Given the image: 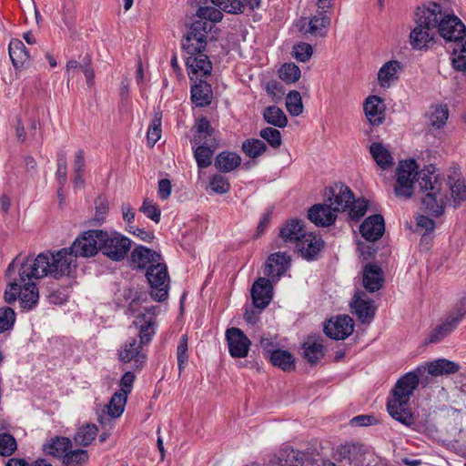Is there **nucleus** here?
Listing matches in <instances>:
<instances>
[{
  "label": "nucleus",
  "instance_id": "nucleus-1",
  "mask_svg": "<svg viewBox=\"0 0 466 466\" xmlns=\"http://www.w3.org/2000/svg\"><path fill=\"white\" fill-rule=\"evenodd\" d=\"M415 27L410 33V44L415 50L427 51L437 42L436 35L445 44L466 38V25L441 3L429 1L418 5L414 11Z\"/></svg>",
  "mask_w": 466,
  "mask_h": 466
},
{
  "label": "nucleus",
  "instance_id": "nucleus-2",
  "mask_svg": "<svg viewBox=\"0 0 466 466\" xmlns=\"http://www.w3.org/2000/svg\"><path fill=\"white\" fill-rule=\"evenodd\" d=\"M72 264H9L6 274L10 275L16 268L19 274V302L24 310L33 309L38 303L39 291L33 279L50 276L60 279L71 274Z\"/></svg>",
  "mask_w": 466,
  "mask_h": 466
},
{
  "label": "nucleus",
  "instance_id": "nucleus-3",
  "mask_svg": "<svg viewBox=\"0 0 466 466\" xmlns=\"http://www.w3.org/2000/svg\"><path fill=\"white\" fill-rule=\"evenodd\" d=\"M417 187L422 208L433 217L441 216L449 203L446 177L432 166L426 167L418 174Z\"/></svg>",
  "mask_w": 466,
  "mask_h": 466
},
{
  "label": "nucleus",
  "instance_id": "nucleus-4",
  "mask_svg": "<svg viewBox=\"0 0 466 466\" xmlns=\"http://www.w3.org/2000/svg\"><path fill=\"white\" fill-rule=\"evenodd\" d=\"M419 382L420 379L416 371L406 373L397 380L392 390L391 397L387 403V410L390 415L406 426H410L414 423V419L408 408V403Z\"/></svg>",
  "mask_w": 466,
  "mask_h": 466
},
{
  "label": "nucleus",
  "instance_id": "nucleus-5",
  "mask_svg": "<svg viewBox=\"0 0 466 466\" xmlns=\"http://www.w3.org/2000/svg\"><path fill=\"white\" fill-rule=\"evenodd\" d=\"M289 264H264L258 278L252 285L250 293L254 306L257 309H265L273 297L272 282H277L289 269Z\"/></svg>",
  "mask_w": 466,
  "mask_h": 466
},
{
  "label": "nucleus",
  "instance_id": "nucleus-6",
  "mask_svg": "<svg viewBox=\"0 0 466 466\" xmlns=\"http://www.w3.org/2000/svg\"><path fill=\"white\" fill-rule=\"evenodd\" d=\"M466 315V296H461L451 308L432 327L426 339L427 344H437L451 335Z\"/></svg>",
  "mask_w": 466,
  "mask_h": 466
},
{
  "label": "nucleus",
  "instance_id": "nucleus-7",
  "mask_svg": "<svg viewBox=\"0 0 466 466\" xmlns=\"http://www.w3.org/2000/svg\"><path fill=\"white\" fill-rule=\"evenodd\" d=\"M100 252L115 262L123 261L132 248V240L116 230L98 229Z\"/></svg>",
  "mask_w": 466,
  "mask_h": 466
},
{
  "label": "nucleus",
  "instance_id": "nucleus-8",
  "mask_svg": "<svg viewBox=\"0 0 466 466\" xmlns=\"http://www.w3.org/2000/svg\"><path fill=\"white\" fill-rule=\"evenodd\" d=\"M418 165L414 159L400 161L396 170L394 194L400 199L412 197L417 185Z\"/></svg>",
  "mask_w": 466,
  "mask_h": 466
},
{
  "label": "nucleus",
  "instance_id": "nucleus-9",
  "mask_svg": "<svg viewBox=\"0 0 466 466\" xmlns=\"http://www.w3.org/2000/svg\"><path fill=\"white\" fill-rule=\"evenodd\" d=\"M146 278L150 288L149 294L151 298L158 302L167 299L170 277L167 264H150L147 268Z\"/></svg>",
  "mask_w": 466,
  "mask_h": 466
},
{
  "label": "nucleus",
  "instance_id": "nucleus-10",
  "mask_svg": "<svg viewBox=\"0 0 466 466\" xmlns=\"http://www.w3.org/2000/svg\"><path fill=\"white\" fill-rule=\"evenodd\" d=\"M213 25L207 21L198 20L191 24L187 35L183 37L181 46L187 54H198L205 51L208 34Z\"/></svg>",
  "mask_w": 466,
  "mask_h": 466
},
{
  "label": "nucleus",
  "instance_id": "nucleus-11",
  "mask_svg": "<svg viewBox=\"0 0 466 466\" xmlns=\"http://www.w3.org/2000/svg\"><path fill=\"white\" fill-rule=\"evenodd\" d=\"M332 0H329V7L325 9L319 8L317 15L310 19L301 18L298 22L299 30L303 34H309L317 37H324L327 35L328 27L330 24V16L329 14L332 10Z\"/></svg>",
  "mask_w": 466,
  "mask_h": 466
},
{
  "label": "nucleus",
  "instance_id": "nucleus-12",
  "mask_svg": "<svg viewBox=\"0 0 466 466\" xmlns=\"http://www.w3.org/2000/svg\"><path fill=\"white\" fill-rule=\"evenodd\" d=\"M73 256L76 258H88L100 252L98 229H89L83 232L71 244Z\"/></svg>",
  "mask_w": 466,
  "mask_h": 466
},
{
  "label": "nucleus",
  "instance_id": "nucleus-13",
  "mask_svg": "<svg viewBox=\"0 0 466 466\" xmlns=\"http://www.w3.org/2000/svg\"><path fill=\"white\" fill-rule=\"evenodd\" d=\"M325 202L338 212L348 210L353 199V193L350 188L342 183H336L326 189L324 193Z\"/></svg>",
  "mask_w": 466,
  "mask_h": 466
},
{
  "label": "nucleus",
  "instance_id": "nucleus-14",
  "mask_svg": "<svg viewBox=\"0 0 466 466\" xmlns=\"http://www.w3.org/2000/svg\"><path fill=\"white\" fill-rule=\"evenodd\" d=\"M325 246L324 241L319 236L306 233L296 242L295 250L298 255L306 260H317Z\"/></svg>",
  "mask_w": 466,
  "mask_h": 466
},
{
  "label": "nucleus",
  "instance_id": "nucleus-15",
  "mask_svg": "<svg viewBox=\"0 0 466 466\" xmlns=\"http://www.w3.org/2000/svg\"><path fill=\"white\" fill-rule=\"evenodd\" d=\"M144 344L137 338H131L118 350L119 360L124 362H134L136 369H142L147 361V355L143 351Z\"/></svg>",
  "mask_w": 466,
  "mask_h": 466
},
{
  "label": "nucleus",
  "instance_id": "nucleus-16",
  "mask_svg": "<svg viewBox=\"0 0 466 466\" xmlns=\"http://www.w3.org/2000/svg\"><path fill=\"white\" fill-rule=\"evenodd\" d=\"M350 307L352 312L357 315L362 324H370L374 319L377 310L374 301L362 290L355 293Z\"/></svg>",
  "mask_w": 466,
  "mask_h": 466
},
{
  "label": "nucleus",
  "instance_id": "nucleus-17",
  "mask_svg": "<svg viewBox=\"0 0 466 466\" xmlns=\"http://www.w3.org/2000/svg\"><path fill=\"white\" fill-rule=\"evenodd\" d=\"M354 321L348 315L337 316L324 325L325 334L336 340H343L352 334Z\"/></svg>",
  "mask_w": 466,
  "mask_h": 466
},
{
  "label": "nucleus",
  "instance_id": "nucleus-18",
  "mask_svg": "<svg viewBox=\"0 0 466 466\" xmlns=\"http://www.w3.org/2000/svg\"><path fill=\"white\" fill-rule=\"evenodd\" d=\"M226 339L229 354L233 358H245L248 356L251 341L240 329H228L226 330Z\"/></svg>",
  "mask_w": 466,
  "mask_h": 466
},
{
  "label": "nucleus",
  "instance_id": "nucleus-19",
  "mask_svg": "<svg viewBox=\"0 0 466 466\" xmlns=\"http://www.w3.org/2000/svg\"><path fill=\"white\" fill-rule=\"evenodd\" d=\"M203 52L200 51L194 55L187 54L186 66L191 80L197 81L198 78L206 77L211 73L212 64L208 56Z\"/></svg>",
  "mask_w": 466,
  "mask_h": 466
},
{
  "label": "nucleus",
  "instance_id": "nucleus-20",
  "mask_svg": "<svg viewBox=\"0 0 466 466\" xmlns=\"http://www.w3.org/2000/svg\"><path fill=\"white\" fill-rule=\"evenodd\" d=\"M135 325L139 329L137 339L144 345L148 344L156 334L155 308L147 309L146 312L139 314L135 320Z\"/></svg>",
  "mask_w": 466,
  "mask_h": 466
},
{
  "label": "nucleus",
  "instance_id": "nucleus-21",
  "mask_svg": "<svg viewBox=\"0 0 466 466\" xmlns=\"http://www.w3.org/2000/svg\"><path fill=\"white\" fill-rule=\"evenodd\" d=\"M446 183L448 184L449 202L456 208L466 201L465 179L461 174L454 172L453 175H449L446 177Z\"/></svg>",
  "mask_w": 466,
  "mask_h": 466
},
{
  "label": "nucleus",
  "instance_id": "nucleus-22",
  "mask_svg": "<svg viewBox=\"0 0 466 466\" xmlns=\"http://www.w3.org/2000/svg\"><path fill=\"white\" fill-rule=\"evenodd\" d=\"M362 285L370 293L380 290L384 283V272L379 264H365L361 270Z\"/></svg>",
  "mask_w": 466,
  "mask_h": 466
},
{
  "label": "nucleus",
  "instance_id": "nucleus-23",
  "mask_svg": "<svg viewBox=\"0 0 466 466\" xmlns=\"http://www.w3.org/2000/svg\"><path fill=\"white\" fill-rule=\"evenodd\" d=\"M308 218L318 227H329L337 218V213L329 203L315 204L308 211Z\"/></svg>",
  "mask_w": 466,
  "mask_h": 466
},
{
  "label": "nucleus",
  "instance_id": "nucleus-24",
  "mask_svg": "<svg viewBox=\"0 0 466 466\" xmlns=\"http://www.w3.org/2000/svg\"><path fill=\"white\" fill-rule=\"evenodd\" d=\"M305 453L285 447L275 453L269 460V466H302Z\"/></svg>",
  "mask_w": 466,
  "mask_h": 466
},
{
  "label": "nucleus",
  "instance_id": "nucleus-25",
  "mask_svg": "<svg viewBox=\"0 0 466 466\" xmlns=\"http://www.w3.org/2000/svg\"><path fill=\"white\" fill-rule=\"evenodd\" d=\"M360 230L365 239L369 241L378 240L385 231L383 217L379 214L368 217L360 225Z\"/></svg>",
  "mask_w": 466,
  "mask_h": 466
},
{
  "label": "nucleus",
  "instance_id": "nucleus-26",
  "mask_svg": "<svg viewBox=\"0 0 466 466\" xmlns=\"http://www.w3.org/2000/svg\"><path fill=\"white\" fill-rule=\"evenodd\" d=\"M403 67L400 61L390 60L386 62L378 72V81L381 87L389 88L399 79V75Z\"/></svg>",
  "mask_w": 466,
  "mask_h": 466
},
{
  "label": "nucleus",
  "instance_id": "nucleus-27",
  "mask_svg": "<svg viewBox=\"0 0 466 466\" xmlns=\"http://www.w3.org/2000/svg\"><path fill=\"white\" fill-rule=\"evenodd\" d=\"M364 112L372 126H380L385 119L384 105L377 96H371L366 99Z\"/></svg>",
  "mask_w": 466,
  "mask_h": 466
},
{
  "label": "nucleus",
  "instance_id": "nucleus-28",
  "mask_svg": "<svg viewBox=\"0 0 466 466\" xmlns=\"http://www.w3.org/2000/svg\"><path fill=\"white\" fill-rule=\"evenodd\" d=\"M214 132L215 130L211 127L209 120L206 117H201L197 121L192 143L194 145L216 146Z\"/></svg>",
  "mask_w": 466,
  "mask_h": 466
},
{
  "label": "nucleus",
  "instance_id": "nucleus-29",
  "mask_svg": "<svg viewBox=\"0 0 466 466\" xmlns=\"http://www.w3.org/2000/svg\"><path fill=\"white\" fill-rule=\"evenodd\" d=\"M8 51L11 61L16 69L28 66L29 54L21 40L12 39L9 43Z\"/></svg>",
  "mask_w": 466,
  "mask_h": 466
},
{
  "label": "nucleus",
  "instance_id": "nucleus-30",
  "mask_svg": "<svg viewBox=\"0 0 466 466\" xmlns=\"http://www.w3.org/2000/svg\"><path fill=\"white\" fill-rule=\"evenodd\" d=\"M198 79V83L191 86V100L197 106L203 107L210 105L213 94L211 86L201 78Z\"/></svg>",
  "mask_w": 466,
  "mask_h": 466
},
{
  "label": "nucleus",
  "instance_id": "nucleus-31",
  "mask_svg": "<svg viewBox=\"0 0 466 466\" xmlns=\"http://www.w3.org/2000/svg\"><path fill=\"white\" fill-rule=\"evenodd\" d=\"M370 153L382 169H388L394 164L390 152L380 142H374L370 146Z\"/></svg>",
  "mask_w": 466,
  "mask_h": 466
},
{
  "label": "nucleus",
  "instance_id": "nucleus-32",
  "mask_svg": "<svg viewBox=\"0 0 466 466\" xmlns=\"http://www.w3.org/2000/svg\"><path fill=\"white\" fill-rule=\"evenodd\" d=\"M451 45V66L459 72H466V39L450 42Z\"/></svg>",
  "mask_w": 466,
  "mask_h": 466
},
{
  "label": "nucleus",
  "instance_id": "nucleus-33",
  "mask_svg": "<svg viewBox=\"0 0 466 466\" xmlns=\"http://www.w3.org/2000/svg\"><path fill=\"white\" fill-rule=\"evenodd\" d=\"M427 370L429 374L437 377L456 373L460 370V365L446 359H438L430 362Z\"/></svg>",
  "mask_w": 466,
  "mask_h": 466
},
{
  "label": "nucleus",
  "instance_id": "nucleus-34",
  "mask_svg": "<svg viewBox=\"0 0 466 466\" xmlns=\"http://www.w3.org/2000/svg\"><path fill=\"white\" fill-rule=\"evenodd\" d=\"M241 163L239 155L234 152L223 151L215 159V167L221 172H229L238 167Z\"/></svg>",
  "mask_w": 466,
  "mask_h": 466
},
{
  "label": "nucleus",
  "instance_id": "nucleus-35",
  "mask_svg": "<svg viewBox=\"0 0 466 466\" xmlns=\"http://www.w3.org/2000/svg\"><path fill=\"white\" fill-rule=\"evenodd\" d=\"M305 234L302 221L299 219H291L280 229L279 237L285 242L295 241L296 243L299 242V239Z\"/></svg>",
  "mask_w": 466,
  "mask_h": 466
},
{
  "label": "nucleus",
  "instance_id": "nucleus-36",
  "mask_svg": "<svg viewBox=\"0 0 466 466\" xmlns=\"http://www.w3.org/2000/svg\"><path fill=\"white\" fill-rule=\"evenodd\" d=\"M71 445V441L68 438L55 437L44 444L43 450L48 455L60 457L62 455L65 456Z\"/></svg>",
  "mask_w": 466,
  "mask_h": 466
},
{
  "label": "nucleus",
  "instance_id": "nucleus-37",
  "mask_svg": "<svg viewBox=\"0 0 466 466\" xmlns=\"http://www.w3.org/2000/svg\"><path fill=\"white\" fill-rule=\"evenodd\" d=\"M263 117L265 121L279 128H283L288 124V118L284 111L276 106H269L263 111Z\"/></svg>",
  "mask_w": 466,
  "mask_h": 466
},
{
  "label": "nucleus",
  "instance_id": "nucleus-38",
  "mask_svg": "<svg viewBox=\"0 0 466 466\" xmlns=\"http://www.w3.org/2000/svg\"><path fill=\"white\" fill-rule=\"evenodd\" d=\"M270 361L274 366L280 368L284 371H290L295 368V360L287 350H273L270 354Z\"/></svg>",
  "mask_w": 466,
  "mask_h": 466
},
{
  "label": "nucleus",
  "instance_id": "nucleus-39",
  "mask_svg": "<svg viewBox=\"0 0 466 466\" xmlns=\"http://www.w3.org/2000/svg\"><path fill=\"white\" fill-rule=\"evenodd\" d=\"M304 357L311 364H315L324 356V347L320 339H309L303 344Z\"/></svg>",
  "mask_w": 466,
  "mask_h": 466
},
{
  "label": "nucleus",
  "instance_id": "nucleus-40",
  "mask_svg": "<svg viewBox=\"0 0 466 466\" xmlns=\"http://www.w3.org/2000/svg\"><path fill=\"white\" fill-rule=\"evenodd\" d=\"M162 259L159 252L144 246L136 247L131 252L130 262H158Z\"/></svg>",
  "mask_w": 466,
  "mask_h": 466
},
{
  "label": "nucleus",
  "instance_id": "nucleus-41",
  "mask_svg": "<svg viewBox=\"0 0 466 466\" xmlns=\"http://www.w3.org/2000/svg\"><path fill=\"white\" fill-rule=\"evenodd\" d=\"M109 211V202L104 197H98L95 201V215L89 220L90 226H101L105 223Z\"/></svg>",
  "mask_w": 466,
  "mask_h": 466
},
{
  "label": "nucleus",
  "instance_id": "nucleus-42",
  "mask_svg": "<svg viewBox=\"0 0 466 466\" xmlns=\"http://www.w3.org/2000/svg\"><path fill=\"white\" fill-rule=\"evenodd\" d=\"M127 396L126 393L116 391L112 396L109 404L106 406L107 413L111 418H118L124 411Z\"/></svg>",
  "mask_w": 466,
  "mask_h": 466
},
{
  "label": "nucleus",
  "instance_id": "nucleus-43",
  "mask_svg": "<svg viewBox=\"0 0 466 466\" xmlns=\"http://www.w3.org/2000/svg\"><path fill=\"white\" fill-rule=\"evenodd\" d=\"M194 157L199 168H206L211 165L212 156L216 146L196 145Z\"/></svg>",
  "mask_w": 466,
  "mask_h": 466
},
{
  "label": "nucleus",
  "instance_id": "nucleus-44",
  "mask_svg": "<svg viewBox=\"0 0 466 466\" xmlns=\"http://www.w3.org/2000/svg\"><path fill=\"white\" fill-rule=\"evenodd\" d=\"M97 428L95 424H87L78 429L75 435V442L79 446H88L96 438Z\"/></svg>",
  "mask_w": 466,
  "mask_h": 466
},
{
  "label": "nucleus",
  "instance_id": "nucleus-45",
  "mask_svg": "<svg viewBox=\"0 0 466 466\" xmlns=\"http://www.w3.org/2000/svg\"><path fill=\"white\" fill-rule=\"evenodd\" d=\"M242 150L248 157L256 158L266 152L267 146L260 139L250 138L243 142Z\"/></svg>",
  "mask_w": 466,
  "mask_h": 466
},
{
  "label": "nucleus",
  "instance_id": "nucleus-46",
  "mask_svg": "<svg viewBox=\"0 0 466 466\" xmlns=\"http://www.w3.org/2000/svg\"><path fill=\"white\" fill-rule=\"evenodd\" d=\"M286 107L289 113L293 116H298L303 112L302 98L299 92L293 90L288 94Z\"/></svg>",
  "mask_w": 466,
  "mask_h": 466
},
{
  "label": "nucleus",
  "instance_id": "nucleus-47",
  "mask_svg": "<svg viewBox=\"0 0 466 466\" xmlns=\"http://www.w3.org/2000/svg\"><path fill=\"white\" fill-rule=\"evenodd\" d=\"M279 77L286 83H295L300 77V69L294 63H286L279 70Z\"/></svg>",
  "mask_w": 466,
  "mask_h": 466
},
{
  "label": "nucleus",
  "instance_id": "nucleus-48",
  "mask_svg": "<svg viewBox=\"0 0 466 466\" xmlns=\"http://www.w3.org/2000/svg\"><path fill=\"white\" fill-rule=\"evenodd\" d=\"M448 117V106L446 105H437L431 113L430 122L434 127L441 128L446 124Z\"/></svg>",
  "mask_w": 466,
  "mask_h": 466
},
{
  "label": "nucleus",
  "instance_id": "nucleus-49",
  "mask_svg": "<svg viewBox=\"0 0 466 466\" xmlns=\"http://www.w3.org/2000/svg\"><path fill=\"white\" fill-rule=\"evenodd\" d=\"M161 119L162 113L156 112L154 118L152 119L151 125L147 130V142L153 147L161 137Z\"/></svg>",
  "mask_w": 466,
  "mask_h": 466
},
{
  "label": "nucleus",
  "instance_id": "nucleus-50",
  "mask_svg": "<svg viewBox=\"0 0 466 466\" xmlns=\"http://www.w3.org/2000/svg\"><path fill=\"white\" fill-rule=\"evenodd\" d=\"M188 353H187V335H183L180 338L179 343L177 348V367L179 370V373L186 368L188 362Z\"/></svg>",
  "mask_w": 466,
  "mask_h": 466
},
{
  "label": "nucleus",
  "instance_id": "nucleus-51",
  "mask_svg": "<svg viewBox=\"0 0 466 466\" xmlns=\"http://www.w3.org/2000/svg\"><path fill=\"white\" fill-rule=\"evenodd\" d=\"M198 17L200 20L212 23H218L222 20L223 15L220 10L215 8L214 6H201L197 11Z\"/></svg>",
  "mask_w": 466,
  "mask_h": 466
},
{
  "label": "nucleus",
  "instance_id": "nucleus-52",
  "mask_svg": "<svg viewBox=\"0 0 466 466\" xmlns=\"http://www.w3.org/2000/svg\"><path fill=\"white\" fill-rule=\"evenodd\" d=\"M259 136L273 148H279L282 144L281 133L273 127H265L260 130Z\"/></svg>",
  "mask_w": 466,
  "mask_h": 466
},
{
  "label": "nucleus",
  "instance_id": "nucleus-53",
  "mask_svg": "<svg viewBox=\"0 0 466 466\" xmlns=\"http://www.w3.org/2000/svg\"><path fill=\"white\" fill-rule=\"evenodd\" d=\"M88 461V453L85 450L66 451L64 463L66 465H81Z\"/></svg>",
  "mask_w": 466,
  "mask_h": 466
},
{
  "label": "nucleus",
  "instance_id": "nucleus-54",
  "mask_svg": "<svg viewBox=\"0 0 466 466\" xmlns=\"http://www.w3.org/2000/svg\"><path fill=\"white\" fill-rule=\"evenodd\" d=\"M53 259V251L46 250L39 253L35 258L34 254L23 255V253L17 254L11 262H49Z\"/></svg>",
  "mask_w": 466,
  "mask_h": 466
},
{
  "label": "nucleus",
  "instance_id": "nucleus-55",
  "mask_svg": "<svg viewBox=\"0 0 466 466\" xmlns=\"http://www.w3.org/2000/svg\"><path fill=\"white\" fill-rule=\"evenodd\" d=\"M368 208V202L363 198L355 199L353 198L350 206L348 208L349 215L351 219L359 220L362 218Z\"/></svg>",
  "mask_w": 466,
  "mask_h": 466
},
{
  "label": "nucleus",
  "instance_id": "nucleus-56",
  "mask_svg": "<svg viewBox=\"0 0 466 466\" xmlns=\"http://www.w3.org/2000/svg\"><path fill=\"white\" fill-rule=\"evenodd\" d=\"M15 321V313L9 307L0 308V333L11 329Z\"/></svg>",
  "mask_w": 466,
  "mask_h": 466
},
{
  "label": "nucleus",
  "instance_id": "nucleus-57",
  "mask_svg": "<svg viewBox=\"0 0 466 466\" xmlns=\"http://www.w3.org/2000/svg\"><path fill=\"white\" fill-rule=\"evenodd\" d=\"M16 441L9 433L0 434V455L10 456L16 450Z\"/></svg>",
  "mask_w": 466,
  "mask_h": 466
},
{
  "label": "nucleus",
  "instance_id": "nucleus-58",
  "mask_svg": "<svg viewBox=\"0 0 466 466\" xmlns=\"http://www.w3.org/2000/svg\"><path fill=\"white\" fill-rule=\"evenodd\" d=\"M312 53V46L308 43L300 42L293 46L292 55L299 62L309 60Z\"/></svg>",
  "mask_w": 466,
  "mask_h": 466
},
{
  "label": "nucleus",
  "instance_id": "nucleus-59",
  "mask_svg": "<svg viewBox=\"0 0 466 466\" xmlns=\"http://www.w3.org/2000/svg\"><path fill=\"white\" fill-rule=\"evenodd\" d=\"M139 210L154 222L158 223L160 221L161 210L151 200L146 198Z\"/></svg>",
  "mask_w": 466,
  "mask_h": 466
},
{
  "label": "nucleus",
  "instance_id": "nucleus-60",
  "mask_svg": "<svg viewBox=\"0 0 466 466\" xmlns=\"http://www.w3.org/2000/svg\"><path fill=\"white\" fill-rule=\"evenodd\" d=\"M209 187L215 193L225 194L229 191L230 185L228 179L221 175H214L209 181Z\"/></svg>",
  "mask_w": 466,
  "mask_h": 466
},
{
  "label": "nucleus",
  "instance_id": "nucleus-61",
  "mask_svg": "<svg viewBox=\"0 0 466 466\" xmlns=\"http://www.w3.org/2000/svg\"><path fill=\"white\" fill-rule=\"evenodd\" d=\"M57 170L56 174V180L61 187H64L67 180L66 175V156L64 152L57 155Z\"/></svg>",
  "mask_w": 466,
  "mask_h": 466
},
{
  "label": "nucleus",
  "instance_id": "nucleus-62",
  "mask_svg": "<svg viewBox=\"0 0 466 466\" xmlns=\"http://www.w3.org/2000/svg\"><path fill=\"white\" fill-rule=\"evenodd\" d=\"M19 278L9 283L4 292V299L7 304L14 303L19 299Z\"/></svg>",
  "mask_w": 466,
  "mask_h": 466
},
{
  "label": "nucleus",
  "instance_id": "nucleus-63",
  "mask_svg": "<svg viewBox=\"0 0 466 466\" xmlns=\"http://www.w3.org/2000/svg\"><path fill=\"white\" fill-rule=\"evenodd\" d=\"M218 6L229 14H241L244 12L242 0H224L223 4Z\"/></svg>",
  "mask_w": 466,
  "mask_h": 466
},
{
  "label": "nucleus",
  "instance_id": "nucleus-64",
  "mask_svg": "<svg viewBox=\"0 0 466 466\" xmlns=\"http://www.w3.org/2000/svg\"><path fill=\"white\" fill-rule=\"evenodd\" d=\"M135 378L136 377L132 371L125 372L120 380V390L118 391L128 395L132 390Z\"/></svg>",
  "mask_w": 466,
  "mask_h": 466
}]
</instances>
